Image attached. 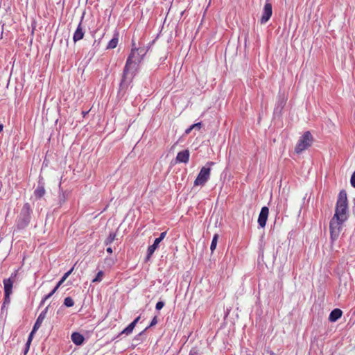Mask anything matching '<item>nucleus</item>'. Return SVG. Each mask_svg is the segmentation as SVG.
Masks as SVG:
<instances>
[{"label": "nucleus", "instance_id": "nucleus-23", "mask_svg": "<svg viewBox=\"0 0 355 355\" xmlns=\"http://www.w3.org/2000/svg\"><path fill=\"white\" fill-rule=\"evenodd\" d=\"M218 234H215L213 236V239H212V241H211V245H210V250H211V252H214V250L216 248L217 242H218Z\"/></svg>", "mask_w": 355, "mask_h": 355}, {"label": "nucleus", "instance_id": "nucleus-18", "mask_svg": "<svg viewBox=\"0 0 355 355\" xmlns=\"http://www.w3.org/2000/svg\"><path fill=\"white\" fill-rule=\"evenodd\" d=\"M119 42V33L116 32L114 34L113 38L108 42L106 47L107 49H113L116 47Z\"/></svg>", "mask_w": 355, "mask_h": 355}, {"label": "nucleus", "instance_id": "nucleus-3", "mask_svg": "<svg viewBox=\"0 0 355 355\" xmlns=\"http://www.w3.org/2000/svg\"><path fill=\"white\" fill-rule=\"evenodd\" d=\"M32 214L33 209L31 205L28 202L24 203L15 220V226L17 230H24L28 226Z\"/></svg>", "mask_w": 355, "mask_h": 355}, {"label": "nucleus", "instance_id": "nucleus-42", "mask_svg": "<svg viewBox=\"0 0 355 355\" xmlns=\"http://www.w3.org/2000/svg\"><path fill=\"white\" fill-rule=\"evenodd\" d=\"M189 355H195V354H191V353L189 354Z\"/></svg>", "mask_w": 355, "mask_h": 355}, {"label": "nucleus", "instance_id": "nucleus-7", "mask_svg": "<svg viewBox=\"0 0 355 355\" xmlns=\"http://www.w3.org/2000/svg\"><path fill=\"white\" fill-rule=\"evenodd\" d=\"M345 221V220L337 218L334 216L331 219L329 223V229L330 238L332 242H334L338 238L340 232L342 230V225Z\"/></svg>", "mask_w": 355, "mask_h": 355}, {"label": "nucleus", "instance_id": "nucleus-41", "mask_svg": "<svg viewBox=\"0 0 355 355\" xmlns=\"http://www.w3.org/2000/svg\"><path fill=\"white\" fill-rule=\"evenodd\" d=\"M3 130V125L0 124V132Z\"/></svg>", "mask_w": 355, "mask_h": 355}, {"label": "nucleus", "instance_id": "nucleus-31", "mask_svg": "<svg viewBox=\"0 0 355 355\" xmlns=\"http://www.w3.org/2000/svg\"><path fill=\"white\" fill-rule=\"evenodd\" d=\"M350 183L352 187L355 188V171L352 173L351 176Z\"/></svg>", "mask_w": 355, "mask_h": 355}, {"label": "nucleus", "instance_id": "nucleus-10", "mask_svg": "<svg viewBox=\"0 0 355 355\" xmlns=\"http://www.w3.org/2000/svg\"><path fill=\"white\" fill-rule=\"evenodd\" d=\"M269 214V209L268 207H263L260 211V213L259 214L258 217V224L259 226L261 228L265 227L266 225V222L268 220Z\"/></svg>", "mask_w": 355, "mask_h": 355}, {"label": "nucleus", "instance_id": "nucleus-34", "mask_svg": "<svg viewBox=\"0 0 355 355\" xmlns=\"http://www.w3.org/2000/svg\"><path fill=\"white\" fill-rule=\"evenodd\" d=\"M202 127V122H198V123H194L193 125H191V128H198V129H200Z\"/></svg>", "mask_w": 355, "mask_h": 355}, {"label": "nucleus", "instance_id": "nucleus-21", "mask_svg": "<svg viewBox=\"0 0 355 355\" xmlns=\"http://www.w3.org/2000/svg\"><path fill=\"white\" fill-rule=\"evenodd\" d=\"M286 101L284 98L279 99L278 102L276 104L275 111V112H281L285 105Z\"/></svg>", "mask_w": 355, "mask_h": 355}, {"label": "nucleus", "instance_id": "nucleus-35", "mask_svg": "<svg viewBox=\"0 0 355 355\" xmlns=\"http://www.w3.org/2000/svg\"><path fill=\"white\" fill-rule=\"evenodd\" d=\"M141 318V316H138L132 322L131 324H133V326L135 327V326L137 325V324L138 323V322L139 321Z\"/></svg>", "mask_w": 355, "mask_h": 355}, {"label": "nucleus", "instance_id": "nucleus-26", "mask_svg": "<svg viewBox=\"0 0 355 355\" xmlns=\"http://www.w3.org/2000/svg\"><path fill=\"white\" fill-rule=\"evenodd\" d=\"M103 272L102 270H100L96 276L95 277V278L93 279L92 280V282L93 283H96V282H100L102 281V279H103Z\"/></svg>", "mask_w": 355, "mask_h": 355}, {"label": "nucleus", "instance_id": "nucleus-1", "mask_svg": "<svg viewBox=\"0 0 355 355\" xmlns=\"http://www.w3.org/2000/svg\"><path fill=\"white\" fill-rule=\"evenodd\" d=\"M128 68L129 64H125L117 93V98L119 99H126L128 92L132 88V79L136 74V72L129 70Z\"/></svg>", "mask_w": 355, "mask_h": 355}, {"label": "nucleus", "instance_id": "nucleus-24", "mask_svg": "<svg viewBox=\"0 0 355 355\" xmlns=\"http://www.w3.org/2000/svg\"><path fill=\"white\" fill-rule=\"evenodd\" d=\"M55 292L53 291V290L47 295H46L41 300L40 303V305H39V307H42V306L44 305L45 304V302L49 299L50 298Z\"/></svg>", "mask_w": 355, "mask_h": 355}, {"label": "nucleus", "instance_id": "nucleus-19", "mask_svg": "<svg viewBox=\"0 0 355 355\" xmlns=\"http://www.w3.org/2000/svg\"><path fill=\"white\" fill-rule=\"evenodd\" d=\"M135 329V327L133 326V324L130 323L123 331H121L114 338L116 339L119 336H121L123 334H125V336H128L131 334L133 331V329Z\"/></svg>", "mask_w": 355, "mask_h": 355}, {"label": "nucleus", "instance_id": "nucleus-5", "mask_svg": "<svg viewBox=\"0 0 355 355\" xmlns=\"http://www.w3.org/2000/svg\"><path fill=\"white\" fill-rule=\"evenodd\" d=\"M213 162H207L206 165L200 169L194 181V186H204L210 178L211 166L214 165Z\"/></svg>", "mask_w": 355, "mask_h": 355}, {"label": "nucleus", "instance_id": "nucleus-14", "mask_svg": "<svg viewBox=\"0 0 355 355\" xmlns=\"http://www.w3.org/2000/svg\"><path fill=\"white\" fill-rule=\"evenodd\" d=\"M49 306H47L39 315L37 317L34 325H33V331H37L38 329L41 327L42 323L44 318L46 316V313L48 312Z\"/></svg>", "mask_w": 355, "mask_h": 355}, {"label": "nucleus", "instance_id": "nucleus-28", "mask_svg": "<svg viewBox=\"0 0 355 355\" xmlns=\"http://www.w3.org/2000/svg\"><path fill=\"white\" fill-rule=\"evenodd\" d=\"M164 302L162 301H159L157 302V304L155 305V309H156V310L159 311L164 307Z\"/></svg>", "mask_w": 355, "mask_h": 355}, {"label": "nucleus", "instance_id": "nucleus-12", "mask_svg": "<svg viewBox=\"0 0 355 355\" xmlns=\"http://www.w3.org/2000/svg\"><path fill=\"white\" fill-rule=\"evenodd\" d=\"M84 18V14L82 15L80 21L79 22L76 30L75 31L73 35V40L76 43L78 41L82 40L85 35V31L82 26L83 20Z\"/></svg>", "mask_w": 355, "mask_h": 355}, {"label": "nucleus", "instance_id": "nucleus-4", "mask_svg": "<svg viewBox=\"0 0 355 355\" xmlns=\"http://www.w3.org/2000/svg\"><path fill=\"white\" fill-rule=\"evenodd\" d=\"M347 210V192L345 190H341L338 193L334 217L347 220L348 218Z\"/></svg>", "mask_w": 355, "mask_h": 355}, {"label": "nucleus", "instance_id": "nucleus-33", "mask_svg": "<svg viewBox=\"0 0 355 355\" xmlns=\"http://www.w3.org/2000/svg\"><path fill=\"white\" fill-rule=\"evenodd\" d=\"M37 331H33V329H32L31 332L28 335V340L26 342H29V343H31L32 342V340H33V335Z\"/></svg>", "mask_w": 355, "mask_h": 355}, {"label": "nucleus", "instance_id": "nucleus-6", "mask_svg": "<svg viewBox=\"0 0 355 355\" xmlns=\"http://www.w3.org/2000/svg\"><path fill=\"white\" fill-rule=\"evenodd\" d=\"M313 141V137L309 131L305 132L299 139L295 148V152L300 154L309 148Z\"/></svg>", "mask_w": 355, "mask_h": 355}, {"label": "nucleus", "instance_id": "nucleus-20", "mask_svg": "<svg viewBox=\"0 0 355 355\" xmlns=\"http://www.w3.org/2000/svg\"><path fill=\"white\" fill-rule=\"evenodd\" d=\"M116 236V232H110L107 238L105 240L104 244L105 245H109L112 243V242L115 240Z\"/></svg>", "mask_w": 355, "mask_h": 355}, {"label": "nucleus", "instance_id": "nucleus-38", "mask_svg": "<svg viewBox=\"0 0 355 355\" xmlns=\"http://www.w3.org/2000/svg\"><path fill=\"white\" fill-rule=\"evenodd\" d=\"M28 351H29V349H28L26 347H24V355H26Z\"/></svg>", "mask_w": 355, "mask_h": 355}, {"label": "nucleus", "instance_id": "nucleus-39", "mask_svg": "<svg viewBox=\"0 0 355 355\" xmlns=\"http://www.w3.org/2000/svg\"><path fill=\"white\" fill-rule=\"evenodd\" d=\"M31 343L26 342V343L25 344V347H26L28 349H30Z\"/></svg>", "mask_w": 355, "mask_h": 355}, {"label": "nucleus", "instance_id": "nucleus-13", "mask_svg": "<svg viewBox=\"0 0 355 355\" xmlns=\"http://www.w3.org/2000/svg\"><path fill=\"white\" fill-rule=\"evenodd\" d=\"M189 156H190V153H189V150L186 149V150H182L177 154L176 159H175L176 162L187 164V163H188V162L189 160Z\"/></svg>", "mask_w": 355, "mask_h": 355}, {"label": "nucleus", "instance_id": "nucleus-25", "mask_svg": "<svg viewBox=\"0 0 355 355\" xmlns=\"http://www.w3.org/2000/svg\"><path fill=\"white\" fill-rule=\"evenodd\" d=\"M64 304L67 307H71L74 304L73 300L71 297H67L64 300Z\"/></svg>", "mask_w": 355, "mask_h": 355}, {"label": "nucleus", "instance_id": "nucleus-8", "mask_svg": "<svg viewBox=\"0 0 355 355\" xmlns=\"http://www.w3.org/2000/svg\"><path fill=\"white\" fill-rule=\"evenodd\" d=\"M272 14V4L269 2V0H266V3L264 5L262 15L260 19L261 24H266L271 17Z\"/></svg>", "mask_w": 355, "mask_h": 355}, {"label": "nucleus", "instance_id": "nucleus-27", "mask_svg": "<svg viewBox=\"0 0 355 355\" xmlns=\"http://www.w3.org/2000/svg\"><path fill=\"white\" fill-rule=\"evenodd\" d=\"M74 267H72L69 271L65 272L64 275L62 277L61 279H64V282L67 279V278L71 274L73 270Z\"/></svg>", "mask_w": 355, "mask_h": 355}, {"label": "nucleus", "instance_id": "nucleus-37", "mask_svg": "<svg viewBox=\"0 0 355 355\" xmlns=\"http://www.w3.org/2000/svg\"><path fill=\"white\" fill-rule=\"evenodd\" d=\"M106 251L107 253L109 254H112V248L111 247H108L107 249H106Z\"/></svg>", "mask_w": 355, "mask_h": 355}, {"label": "nucleus", "instance_id": "nucleus-16", "mask_svg": "<svg viewBox=\"0 0 355 355\" xmlns=\"http://www.w3.org/2000/svg\"><path fill=\"white\" fill-rule=\"evenodd\" d=\"M71 339L72 342L76 345H83L85 340L84 336L78 332L72 333L71 336Z\"/></svg>", "mask_w": 355, "mask_h": 355}, {"label": "nucleus", "instance_id": "nucleus-11", "mask_svg": "<svg viewBox=\"0 0 355 355\" xmlns=\"http://www.w3.org/2000/svg\"><path fill=\"white\" fill-rule=\"evenodd\" d=\"M17 277V272L11 274L10 277L8 279H4L3 281L4 293H12L14 280Z\"/></svg>", "mask_w": 355, "mask_h": 355}, {"label": "nucleus", "instance_id": "nucleus-32", "mask_svg": "<svg viewBox=\"0 0 355 355\" xmlns=\"http://www.w3.org/2000/svg\"><path fill=\"white\" fill-rule=\"evenodd\" d=\"M64 283V279H61L57 283L56 286L53 288V291L56 292L59 287Z\"/></svg>", "mask_w": 355, "mask_h": 355}, {"label": "nucleus", "instance_id": "nucleus-29", "mask_svg": "<svg viewBox=\"0 0 355 355\" xmlns=\"http://www.w3.org/2000/svg\"><path fill=\"white\" fill-rule=\"evenodd\" d=\"M148 329V327H146L145 329H144L142 331H141L139 334L136 335L134 338V340H141L140 337L145 333V331Z\"/></svg>", "mask_w": 355, "mask_h": 355}, {"label": "nucleus", "instance_id": "nucleus-40", "mask_svg": "<svg viewBox=\"0 0 355 355\" xmlns=\"http://www.w3.org/2000/svg\"><path fill=\"white\" fill-rule=\"evenodd\" d=\"M88 112H83V116H85L86 114H87Z\"/></svg>", "mask_w": 355, "mask_h": 355}, {"label": "nucleus", "instance_id": "nucleus-30", "mask_svg": "<svg viewBox=\"0 0 355 355\" xmlns=\"http://www.w3.org/2000/svg\"><path fill=\"white\" fill-rule=\"evenodd\" d=\"M157 323V316H155V317L152 319V320H151V322H150V324H149L147 327H148V329H149V328H150L151 327L155 326Z\"/></svg>", "mask_w": 355, "mask_h": 355}, {"label": "nucleus", "instance_id": "nucleus-22", "mask_svg": "<svg viewBox=\"0 0 355 355\" xmlns=\"http://www.w3.org/2000/svg\"><path fill=\"white\" fill-rule=\"evenodd\" d=\"M12 293H4V299H3V305L1 306V310L3 309V308L6 306V305H8L10 304V296Z\"/></svg>", "mask_w": 355, "mask_h": 355}, {"label": "nucleus", "instance_id": "nucleus-9", "mask_svg": "<svg viewBox=\"0 0 355 355\" xmlns=\"http://www.w3.org/2000/svg\"><path fill=\"white\" fill-rule=\"evenodd\" d=\"M166 235V232H162L159 234V236L155 239L154 243L151 245L148 246L147 250L146 259H149L150 258V257L153 254L154 252L158 248L160 242L165 238Z\"/></svg>", "mask_w": 355, "mask_h": 355}, {"label": "nucleus", "instance_id": "nucleus-15", "mask_svg": "<svg viewBox=\"0 0 355 355\" xmlns=\"http://www.w3.org/2000/svg\"><path fill=\"white\" fill-rule=\"evenodd\" d=\"M44 183L42 180L38 181V185L34 191V195L36 198L40 199L45 194Z\"/></svg>", "mask_w": 355, "mask_h": 355}, {"label": "nucleus", "instance_id": "nucleus-36", "mask_svg": "<svg viewBox=\"0 0 355 355\" xmlns=\"http://www.w3.org/2000/svg\"><path fill=\"white\" fill-rule=\"evenodd\" d=\"M192 130H193V128H191V125L189 128H188L185 130V134H189Z\"/></svg>", "mask_w": 355, "mask_h": 355}, {"label": "nucleus", "instance_id": "nucleus-2", "mask_svg": "<svg viewBox=\"0 0 355 355\" xmlns=\"http://www.w3.org/2000/svg\"><path fill=\"white\" fill-rule=\"evenodd\" d=\"M146 53V50L145 49L137 48L132 41V48L125 62V64H129L128 69L136 72L137 65L143 60Z\"/></svg>", "mask_w": 355, "mask_h": 355}, {"label": "nucleus", "instance_id": "nucleus-17", "mask_svg": "<svg viewBox=\"0 0 355 355\" xmlns=\"http://www.w3.org/2000/svg\"><path fill=\"white\" fill-rule=\"evenodd\" d=\"M342 315L343 311L340 309H334L329 314V320L331 322H334L340 318Z\"/></svg>", "mask_w": 355, "mask_h": 355}]
</instances>
